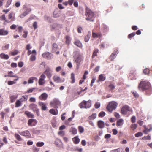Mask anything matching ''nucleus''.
Instances as JSON below:
<instances>
[{
    "mask_svg": "<svg viewBox=\"0 0 152 152\" xmlns=\"http://www.w3.org/2000/svg\"><path fill=\"white\" fill-rule=\"evenodd\" d=\"M73 57L74 60L76 64L77 67L79 68L81 63L83 61V57L77 51L74 52Z\"/></svg>",
    "mask_w": 152,
    "mask_h": 152,
    "instance_id": "f257e3e1",
    "label": "nucleus"
},
{
    "mask_svg": "<svg viewBox=\"0 0 152 152\" xmlns=\"http://www.w3.org/2000/svg\"><path fill=\"white\" fill-rule=\"evenodd\" d=\"M85 15L86 18V20L93 22L95 18L94 13L87 6H86Z\"/></svg>",
    "mask_w": 152,
    "mask_h": 152,
    "instance_id": "f03ea898",
    "label": "nucleus"
},
{
    "mask_svg": "<svg viewBox=\"0 0 152 152\" xmlns=\"http://www.w3.org/2000/svg\"><path fill=\"white\" fill-rule=\"evenodd\" d=\"M138 88L139 89L141 88L143 91L147 89L149 90H151L150 83L147 81H141L139 85Z\"/></svg>",
    "mask_w": 152,
    "mask_h": 152,
    "instance_id": "7ed1b4c3",
    "label": "nucleus"
},
{
    "mask_svg": "<svg viewBox=\"0 0 152 152\" xmlns=\"http://www.w3.org/2000/svg\"><path fill=\"white\" fill-rule=\"evenodd\" d=\"M117 105V103L115 102L112 101L110 102L106 107L107 109L110 112H112L116 109Z\"/></svg>",
    "mask_w": 152,
    "mask_h": 152,
    "instance_id": "20e7f679",
    "label": "nucleus"
},
{
    "mask_svg": "<svg viewBox=\"0 0 152 152\" xmlns=\"http://www.w3.org/2000/svg\"><path fill=\"white\" fill-rule=\"evenodd\" d=\"M91 101L89 100L88 101L83 100L79 104V106L81 108H90L91 106Z\"/></svg>",
    "mask_w": 152,
    "mask_h": 152,
    "instance_id": "39448f33",
    "label": "nucleus"
},
{
    "mask_svg": "<svg viewBox=\"0 0 152 152\" xmlns=\"http://www.w3.org/2000/svg\"><path fill=\"white\" fill-rule=\"evenodd\" d=\"M30 109L32 110L34 112H35L37 116L39 115V110L37 105L34 103L31 104L29 106Z\"/></svg>",
    "mask_w": 152,
    "mask_h": 152,
    "instance_id": "423d86ee",
    "label": "nucleus"
},
{
    "mask_svg": "<svg viewBox=\"0 0 152 152\" xmlns=\"http://www.w3.org/2000/svg\"><path fill=\"white\" fill-rule=\"evenodd\" d=\"M52 71L49 67H47L44 72V74H45L47 77L50 80L52 76Z\"/></svg>",
    "mask_w": 152,
    "mask_h": 152,
    "instance_id": "0eeeda50",
    "label": "nucleus"
},
{
    "mask_svg": "<svg viewBox=\"0 0 152 152\" xmlns=\"http://www.w3.org/2000/svg\"><path fill=\"white\" fill-rule=\"evenodd\" d=\"M42 56L44 58L48 59H50L53 57V55L51 53L48 52L44 53L42 54Z\"/></svg>",
    "mask_w": 152,
    "mask_h": 152,
    "instance_id": "6e6552de",
    "label": "nucleus"
},
{
    "mask_svg": "<svg viewBox=\"0 0 152 152\" xmlns=\"http://www.w3.org/2000/svg\"><path fill=\"white\" fill-rule=\"evenodd\" d=\"M50 104L54 108H58V106L60 105V102L58 100L56 99H54L53 101L50 102Z\"/></svg>",
    "mask_w": 152,
    "mask_h": 152,
    "instance_id": "1a4fd4ad",
    "label": "nucleus"
},
{
    "mask_svg": "<svg viewBox=\"0 0 152 152\" xmlns=\"http://www.w3.org/2000/svg\"><path fill=\"white\" fill-rule=\"evenodd\" d=\"M58 46L57 44L56 43H53L52 47V52H56V54L57 55L59 54V51H56L58 50Z\"/></svg>",
    "mask_w": 152,
    "mask_h": 152,
    "instance_id": "9d476101",
    "label": "nucleus"
},
{
    "mask_svg": "<svg viewBox=\"0 0 152 152\" xmlns=\"http://www.w3.org/2000/svg\"><path fill=\"white\" fill-rule=\"evenodd\" d=\"M45 78L46 76L44 74H42L41 75L38 82L39 85L41 86L45 83Z\"/></svg>",
    "mask_w": 152,
    "mask_h": 152,
    "instance_id": "9b49d317",
    "label": "nucleus"
},
{
    "mask_svg": "<svg viewBox=\"0 0 152 152\" xmlns=\"http://www.w3.org/2000/svg\"><path fill=\"white\" fill-rule=\"evenodd\" d=\"M132 112V110L131 108L127 105L124 106V115L126 113L127 115H130Z\"/></svg>",
    "mask_w": 152,
    "mask_h": 152,
    "instance_id": "f8f14e48",
    "label": "nucleus"
},
{
    "mask_svg": "<svg viewBox=\"0 0 152 152\" xmlns=\"http://www.w3.org/2000/svg\"><path fill=\"white\" fill-rule=\"evenodd\" d=\"M19 134L20 135L24 136L28 138H30L31 137V134L30 133L29 131L28 130L23 131L21 132H20Z\"/></svg>",
    "mask_w": 152,
    "mask_h": 152,
    "instance_id": "ddd939ff",
    "label": "nucleus"
},
{
    "mask_svg": "<svg viewBox=\"0 0 152 152\" xmlns=\"http://www.w3.org/2000/svg\"><path fill=\"white\" fill-rule=\"evenodd\" d=\"M37 121L34 119H30L28 120V124L29 126H35L37 123Z\"/></svg>",
    "mask_w": 152,
    "mask_h": 152,
    "instance_id": "4468645a",
    "label": "nucleus"
},
{
    "mask_svg": "<svg viewBox=\"0 0 152 152\" xmlns=\"http://www.w3.org/2000/svg\"><path fill=\"white\" fill-rule=\"evenodd\" d=\"M53 79L54 82L57 83L63 82L64 81V79L61 80L59 76L54 75L53 76Z\"/></svg>",
    "mask_w": 152,
    "mask_h": 152,
    "instance_id": "2eb2a0df",
    "label": "nucleus"
},
{
    "mask_svg": "<svg viewBox=\"0 0 152 152\" xmlns=\"http://www.w3.org/2000/svg\"><path fill=\"white\" fill-rule=\"evenodd\" d=\"M118 53V50H117L115 49L114 50L113 53L111 54L110 57V60L111 61L113 60Z\"/></svg>",
    "mask_w": 152,
    "mask_h": 152,
    "instance_id": "dca6fc26",
    "label": "nucleus"
},
{
    "mask_svg": "<svg viewBox=\"0 0 152 152\" xmlns=\"http://www.w3.org/2000/svg\"><path fill=\"white\" fill-rule=\"evenodd\" d=\"M48 97V95L46 93H43L40 95L39 98L41 100H46Z\"/></svg>",
    "mask_w": 152,
    "mask_h": 152,
    "instance_id": "f3484780",
    "label": "nucleus"
},
{
    "mask_svg": "<svg viewBox=\"0 0 152 152\" xmlns=\"http://www.w3.org/2000/svg\"><path fill=\"white\" fill-rule=\"evenodd\" d=\"M31 10L30 8H27L26 10L22 13L20 15V17L21 18H23L24 17L26 16L31 11Z\"/></svg>",
    "mask_w": 152,
    "mask_h": 152,
    "instance_id": "a211bd4d",
    "label": "nucleus"
},
{
    "mask_svg": "<svg viewBox=\"0 0 152 152\" xmlns=\"http://www.w3.org/2000/svg\"><path fill=\"white\" fill-rule=\"evenodd\" d=\"M102 37V34L101 32L96 33L94 32L92 33V37L94 38H100Z\"/></svg>",
    "mask_w": 152,
    "mask_h": 152,
    "instance_id": "6ab92c4d",
    "label": "nucleus"
},
{
    "mask_svg": "<svg viewBox=\"0 0 152 152\" xmlns=\"http://www.w3.org/2000/svg\"><path fill=\"white\" fill-rule=\"evenodd\" d=\"M106 79V76L103 74H100L99 76L98 79L97 80V82H99L100 81H104Z\"/></svg>",
    "mask_w": 152,
    "mask_h": 152,
    "instance_id": "aec40b11",
    "label": "nucleus"
},
{
    "mask_svg": "<svg viewBox=\"0 0 152 152\" xmlns=\"http://www.w3.org/2000/svg\"><path fill=\"white\" fill-rule=\"evenodd\" d=\"M38 104L39 106H40L41 107V109L43 110H45L47 109V107L46 106V104L45 103H44L42 102H38Z\"/></svg>",
    "mask_w": 152,
    "mask_h": 152,
    "instance_id": "412c9836",
    "label": "nucleus"
},
{
    "mask_svg": "<svg viewBox=\"0 0 152 152\" xmlns=\"http://www.w3.org/2000/svg\"><path fill=\"white\" fill-rule=\"evenodd\" d=\"M9 77H16V79H14V81H17L18 80V77L16 75H14V73L12 71H9L8 72Z\"/></svg>",
    "mask_w": 152,
    "mask_h": 152,
    "instance_id": "4be33fe9",
    "label": "nucleus"
},
{
    "mask_svg": "<svg viewBox=\"0 0 152 152\" xmlns=\"http://www.w3.org/2000/svg\"><path fill=\"white\" fill-rule=\"evenodd\" d=\"M97 125L98 127L102 129L104 127V121L102 120H99L98 121Z\"/></svg>",
    "mask_w": 152,
    "mask_h": 152,
    "instance_id": "5701e85b",
    "label": "nucleus"
},
{
    "mask_svg": "<svg viewBox=\"0 0 152 152\" xmlns=\"http://www.w3.org/2000/svg\"><path fill=\"white\" fill-rule=\"evenodd\" d=\"M8 34V31L2 28L0 29V35H6Z\"/></svg>",
    "mask_w": 152,
    "mask_h": 152,
    "instance_id": "b1692460",
    "label": "nucleus"
},
{
    "mask_svg": "<svg viewBox=\"0 0 152 152\" xmlns=\"http://www.w3.org/2000/svg\"><path fill=\"white\" fill-rule=\"evenodd\" d=\"M37 78L35 77H31L29 78L28 80V84L32 83L34 82V81H37Z\"/></svg>",
    "mask_w": 152,
    "mask_h": 152,
    "instance_id": "393cba45",
    "label": "nucleus"
},
{
    "mask_svg": "<svg viewBox=\"0 0 152 152\" xmlns=\"http://www.w3.org/2000/svg\"><path fill=\"white\" fill-rule=\"evenodd\" d=\"M74 44L80 48H82L83 45L81 42L79 40H76L74 42Z\"/></svg>",
    "mask_w": 152,
    "mask_h": 152,
    "instance_id": "a878e982",
    "label": "nucleus"
},
{
    "mask_svg": "<svg viewBox=\"0 0 152 152\" xmlns=\"http://www.w3.org/2000/svg\"><path fill=\"white\" fill-rule=\"evenodd\" d=\"M24 114L26 115L28 118H33L34 115L31 113V112L28 111H26L24 112Z\"/></svg>",
    "mask_w": 152,
    "mask_h": 152,
    "instance_id": "bb28decb",
    "label": "nucleus"
},
{
    "mask_svg": "<svg viewBox=\"0 0 152 152\" xmlns=\"http://www.w3.org/2000/svg\"><path fill=\"white\" fill-rule=\"evenodd\" d=\"M72 140L74 143L76 144H78L80 141V139L78 138V136H76L73 138L72 139Z\"/></svg>",
    "mask_w": 152,
    "mask_h": 152,
    "instance_id": "cd10ccee",
    "label": "nucleus"
},
{
    "mask_svg": "<svg viewBox=\"0 0 152 152\" xmlns=\"http://www.w3.org/2000/svg\"><path fill=\"white\" fill-rule=\"evenodd\" d=\"M99 50L98 49H94L93 54L92 56L91 57L92 58H94L95 56H97V53H99Z\"/></svg>",
    "mask_w": 152,
    "mask_h": 152,
    "instance_id": "c85d7f7f",
    "label": "nucleus"
},
{
    "mask_svg": "<svg viewBox=\"0 0 152 152\" xmlns=\"http://www.w3.org/2000/svg\"><path fill=\"white\" fill-rule=\"evenodd\" d=\"M65 44L68 45H69L71 42V39L69 36H66L65 37Z\"/></svg>",
    "mask_w": 152,
    "mask_h": 152,
    "instance_id": "c756f323",
    "label": "nucleus"
},
{
    "mask_svg": "<svg viewBox=\"0 0 152 152\" xmlns=\"http://www.w3.org/2000/svg\"><path fill=\"white\" fill-rule=\"evenodd\" d=\"M49 112L50 113L54 115H56L58 114V110L57 109L55 110L53 109H51L49 110Z\"/></svg>",
    "mask_w": 152,
    "mask_h": 152,
    "instance_id": "7c9ffc66",
    "label": "nucleus"
},
{
    "mask_svg": "<svg viewBox=\"0 0 152 152\" xmlns=\"http://www.w3.org/2000/svg\"><path fill=\"white\" fill-rule=\"evenodd\" d=\"M70 79L71 80L70 82V83H73L75 82V74L73 73H72L71 74Z\"/></svg>",
    "mask_w": 152,
    "mask_h": 152,
    "instance_id": "2f4dec72",
    "label": "nucleus"
},
{
    "mask_svg": "<svg viewBox=\"0 0 152 152\" xmlns=\"http://www.w3.org/2000/svg\"><path fill=\"white\" fill-rule=\"evenodd\" d=\"M14 136L15 138L18 141H21L23 140L22 138L18 134L15 133L14 134Z\"/></svg>",
    "mask_w": 152,
    "mask_h": 152,
    "instance_id": "473e14b6",
    "label": "nucleus"
},
{
    "mask_svg": "<svg viewBox=\"0 0 152 152\" xmlns=\"http://www.w3.org/2000/svg\"><path fill=\"white\" fill-rule=\"evenodd\" d=\"M0 57L1 59H8L9 58V56L8 55L4 53H1L0 55Z\"/></svg>",
    "mask_w": 152,
    "mask_h": 152,
    "instance_id": "72a5a7b5",
    "label": "nucleus"
},
{
    "mask_svg": "<svg viewBox=\"0 0 152 152\" xmlns=\"http://www.w3.org/2000/svg\"><path fill=\"white\" fill-rule=\"evenodd\" d=\"M0 19L2 20H4V25L6 24V23H9V22L7 20L5 16L4 15H3L1 17H0Z\"/></svg>",
    "mask_w": 152,
    "mask_h": 152,
    "instance_id": "f704fd0d",
    "label": "nucleus"
},
{
    "mask_svg": "<svg viewBox=\"0 0 152 152\" xmlns=\"http://www.w3.org/2000/svg\"><path fill=\"white\" fill-rule=\"evenodd\" d=\"M70 132H71L72 134L75 135L77 133V130L76 128H75L71 127L70 129Z\"/></svg>",
    "mask_w": 152,
    "mask_h": 152,
    "instance_id": "c9c22d12",
    "label": "nucleus"
},
{
    "mask_svg": "<svg viewBox=\"0 0 152 152\" xmlns=\"http://www.w3.org/2000/svg\"><path fill=\"white\" fill-rule=\"evenodd\" d=\"M13 13H10L8 15V18L9 19H11V21H14L15 20V17H13Z\"/></svg>",
    "mask_w": 152,
    "mask_h": 152,
    "instance_id": "e433bc0d",
    "label": "nucleus"
},
{
    "mask_svg": "<svg viewBox=\"0 0 152 152\" xmlns=\"http://www.w3.org/2000/svg\"><path fill=\"white\" fill-rule=\"evenodd\" d=\"M28 96L27 95L23 96L20 99V100L21 102L26 101L28 99Z\"/></svg>",
    "mask_w": 152,
    "mask_h": 152,
    "instance_id": "4c0bfd02",
    "label": "nucleus"
},
{
    "mask_svg": "<svg viewBox=\"0 0 152 152\" xmlns=\"http://www.w3.org/2000/svg\"><path fill=\"white\" fill-rule=\"evenodd\" d=\"M91 33L89 32L88 34L87 35L85 36L84 39L85 42H87L89 41V39L91 37Z\"/></svg>",
    "mask_w": 152,
    "mask_h": 152,
    "instance_id": "58836bf2",
    "label": "nucleus"
},
{
    "mask_svg": "<svg viewBox=\"0 0 152 152\" xmlns=\"http://www.w3.org/2000/svg\"><path fill=\"white\" fill-rule=\"evenodd\" d=\"M123 121V120L122 119H120L118 120L117 121L116 125L118 126L122 125Z\"/></svg>",
    "mask_w": 152,
    "mask_h": 152,
    "instance_id": "ea45409f",
    "label": "nucleus"
},
{
    "mask_svg": "<svg viewBox=\"0 0 152 152\" xmlns=\"http://www.w3.org/2000/svg\"><path fill=\"white\" fill-rule=\"evenodd\" d=\"M21 105V101L20 100H18L15 103V106L16 107H18Z\"/></svg>",
    "mask_w": 152,
    "mask_h": 152,
    "instance_id": "a19ab883",
    "label": "nucleus"
},
{
    "mask_svg": "<svg viewBox=\"0 0 152 152\" xmlns=\"http://www.w3.org/2000/svg\"><path fill=\"white\" fill-rule=\"evenodd\" d=\"M44 145V143L43 142H38L36 144V146L38 147H41L43 146Z\"/></svg>",
    "mask_w": 152,
    "mask_h": 152,
    "instance_id": "79ce46f5",
    "label": "nucleus"
},
{
    "mask_svg": "<svg viewBox=\"0 0 152 152\" xmlns=\"http://www.w3.org/2000/svg\"><path fill=\"white\" fill-rule=\"evenodd\" d=\"M96 116V113H94L92 114V115L90 116L89 117V119L90 120H93L95 119Z\"/></svg>",
    "mask_w": 152,
    "mask_h": 152,
    "instance_id": "37998d69",
    "label": "nucleus"
},
{
    "mask_svg": "<svg viewBox=\"0 0 152 152\" xmlns=\"http://www.w3.org/2000/svg\"><path fill=\"white\" fill-rule=\"evenodd\" d=\"M17 97L15 95H12L10 96V101L12 103L14 102Z\"/></svg>",
    "mask_w": 152,
    "mask_h": 152,
    "instance_id": "c03bdc74",
    "label": "nucleus"
},
{
    "mask_svg": "<svg viewBox=\"0 0 152 152\" xmlns=\"http://www.w3.org/2000/svg\"><path fill=\"white\" fill-rule=\"evenodd\" d=\"M132 93L133 95L136 98H137L139 96L138 94L136 91H132Z\"/></svg>",
    "mask_w": 152,
    "mask_h": 152,
    "instance_id": "a18cd8bd",
    "label": "nucleus"
},
{
    "mask_svg": "<svg viewBox=\"0 0 152 152\" xmlns=\"http://www.w3.org/2000/svg\"><path fill=\"white\" fill-rule=\"evenodd\" d=\"M137 126V124H132L131 126V129L133 130H134Z\"/></svg>",
    "mask_w": 152,
    "mask_h": 152,
    "instance_id": "49530a36",
    "label": "nucleus"
},
{
    "mask_svg": "<svg viewBox=\"0 0 152 152\" xmlns=\"http://www.w3.org/2000/svg\"><path fill=\"white\" fill-rule=\"evenodd\" d=\"M105 115V113L103 111L101 112L99 114L98 116L100 117H102L104 116Z\"/></svg>",
    "mask_w": 152,
    "mask_h": 152,
    "instance_id": "de8ad7c7",
    "label": "nucleus"
},
{
    "mask_svg": "<svg viewBox=\"0 0 152 152\" xmlns=\"http://www.w3.org/2000/svg\"><path fill=\"white\" fill-rule=\"evenodd\" d=\"M36 58L35 56L31 55L30 56L29 60L31 61H34L36 60Z\"/></svg>",
    "mask_w": 152,
    "mask_h": 152,
    "instance_id": "09e8293b",
    "label": "nucleus"
},
{
    "mask_svg": "<svg viewBox=\"0 0 152 152\" xmlns=\"http://www.w3.org/2000/svg\"><path fill=\"white\" fill-rule=\"evenodd\" d=\"M65 134V132L64 131H60L58 132V135H60L61 136H63Z\"/></svg>",
    "mask_w": 152,
    "mask_h": 152,
    "instance_id": "8fccbe9b",
    "label": "nucleus"
},
{
    "mask_svg": "<svg viewBox=\"0 0 152 152\" xmlns=\"http://www.w3.org/2000/svg\"><path fill=\"white\" fill-rule=\"evenodd\" d=\"M12 0H8L5 6L6 8L8 7L11 4Z\"/></svg>",
    "mask_w": 152,
    "mask_h": 152,
    "instance_id": "3c124183",
    "label": "nucleus"
},
{
    "mask_svg": "<svg viewBox=\"0 0 152 152\" xmlns=\"http://www.w3.org/2000/svg\"><path fill=\"white\" fill-rule=\"evenodd\" d=\"M78 129L80 133L83 132L84 131L83 128L81 126H79L78 127Z\"/></svg>",
    "mask_w": 152,
    "mask_h": 152,
    "instance_id": "603ef678",
    "label": "nucleus"
},
{
    "mask_svg": "<svg viewBox=\"0 0 152 152\" xmlns=\"http://www.w3.org/2000/svg\"><path fill=\"white\" fill-rule=\"evenodd\" d=\"M9 47V44H6L4 46L2 47V49L3 50H6L8 49Z\"/></svg>",
    "mask_w": 152,
    "mask_h": 152,
    "instance_id": "864d4df0",
    "label": "nucleus"
},
{
    "mask_svg": "<svg viewBox=\"0 0 152 152\" xmlns=\"http://www.w3.org/2000/svg\"><path fill=\"white\" fill-rule=\"evenodd\" d=\"M18 53V50H15L11 52V54L12 56H14L17 54Z\"/></svg>",
    "mask_w": 152,
    "mask_h": 152,
    "instance_id": "5fc2aeb1",
    "label": "nucleus"
},
{
    "mask_svg": "<svg viewBox=\"0 0 152 152\" xmlns=\"http://www.w3.org/2000/svg\"><path fill=\"white\" fill-rule=\"evenodd\" d=\"M142 135V133L141 132H138L137 133H136L135 134V136L136 137H138L140 136H141Z\"/></svg>",
    "mask_w": 152,
    "mask_h": 152,
    "instance_id": "6e6d98bb",
    "label": "nucleus"
},
{
    "mask_svg": "<svg viewBox=\"0 0 152 152\" xmlns=\"http://www.w3.org/2000/svg\"><path fill=\"white\" fill-rule=\"evenodd\" d=\"M15 81L14 80L13 81H9L7 82V84L9 85H12L15 83Z\"/></svg>",
    "mask_w": 152,
    "mask_h": 152,
    "instance_id": "4d7b16f0",
    "label": "nucleus"
},
{
    "mask_svg": "<svg viewBox=\"0 0 152 152\" xmlns=\"http://www.w3.org/2000/svg\"><path fill=\"white\" fill-rule=\"evenodd\" d=\"M18 32L19 33H21L22 32L23 28L21 26H19L18 27Z\"/></svg>",
    "mask_w": 152,
    "mask_h": 152,
    "instance_id": "13d9d810",
    "label": "nucleus"
},
{
    "mask_svg": "<svg viewBox=\"0 0 152 152\" xmlns=\"http://www.w3.org/2000/svg\"><path fill=\"white\" fill-rule=\"evenodd\" d=\"M109 87L111 90H113L115 88V86L113 84H110L109 86Z\"/></svg>",
    "mask_w": 152,
    "mask_h": 152,
    "instance_id": "bf43d9fd",
    "label": "nucleus"
},
{
    "mask_svg": "<svg viewBox=\"0 0 152 152\" xmlns=\"http://www.w3.org/2000/svg\"><path fill=\"white\" fill-rule=\"evenodd\" d=\"M100 106V103L99 102L96 103L94 105L95 107L96 108H99Z\"/></svg>",
    "mask_w": 152,
    "mask_h": 152,
    "instance_id": "052dcab7",
    "label": "nucleus"
},
{
    "mask_svg": "<svg viewBox=\"0 0 152 152\" xmlns=\"http://www.w3.org/2000/svg\"><path fill=\"white\" fill-rule=\"evenodd\" d=\"M136 120V118L135 116H133L131 118V121L133 123L135 122Z\"/></svg>",
    "mask_w": 152,
    "mask_h": 152,
    "instance_id": "680f3d73",
    "label": "nucleus"
},
{
    "mask_svg": "<svg viewBox=\"0 0 152 152\" xmlns=\"http://www.w3.org/2000/svg\"><path fill=\"white\" fill-rule=\"evenodd\" d=\"M35 89V88H31L28 90L27 91V92L28 93H31Z\"/></svg>",
    "mask_w": 152,
    "mask_h": 152,
    "instance_id": "e2e57ef3",
    "label": "nucleus"
},
{
    "mask_svg": "<svg viewBox=\"0 0 152 152\" xmlns=\"http://www.w3.org/2000/svg\"><path fill=\"white\" fill-rule=\"evenodd\" d=\"M143 72L145 74H148L149 72V70L148 69H146L143 70Z\"/></svg>",
    "mask_w": 152,
    "mask_h": 152,
    "instance_id": "0e129e2a",
    "label": "nucleus"
},
{
    "mask_svg": "<svg viewBox=\"0 0 152 152\" xmlns=\"http://www.w3.org/2000/svg\"><path fill=\"white\" fill-rule=\"evenodd\" d=\"M11 66L12 68H16L17 66V64L15 63H12L11 64Z\"/></svg>",
    "mask_w": 152,
    "mask_h": 152,
    "instance_id": "69168bd1",
    "label": "nucleus"
},
{
    "mask_svg": "<svg viewBox=\"0 0 152 152\" xmlns=\"http://www.w3.org/2000/svg\"><path fill=\"white\" fill-rule=\"evenodd\" d=\"M53 17L55 18H57L58 17L59 15L58 13L56 11H55L53 12Z\"/></svg>",
    "mask_w": 152,
    "mask_h": 152,
    "instance_id": "338daca9",
    "label": "nucleus"
},
{
    "mask_svg": "<svg viewBox=\"0 0 152 152\" xmlns=\"http://www.w3.org/2000/svg\"><path fill=\"white\" fill-rule=\"evenodd\" d=\"M114 116L117 119L118 118L120 117V116L119 114L116 112H115L114 113Z\"/></svg>",
    "mask_w": 152,
    "mask_h": 152,
    "instance_id": "774afa93",
    "label": "nucleus"
}]
</instances>
